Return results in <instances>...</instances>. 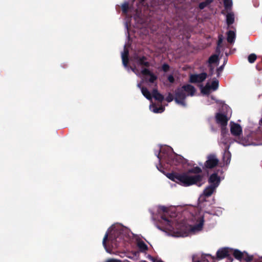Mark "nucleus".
<instances>
[{
	"label": "nucleus",
	"mask_w": 262,
	"mask_h": 262,
	"mask_svg": "<svg viewBox=\"0 0 262 262\" xmlns=\"http://www.w3.org/2000/svg\"><path fill=\"white\" fill-rule=\"evenodd\" d=\"M202 172L200 167L195 166L181 173L171 172L167 173L166 176L171 181L184 187L193 185L201 186L204 178L203 175L201 174Z\"/></svg>",
	"instance_id": "1"
},
{
	"label": "nucleus",
	"mask_w": 262,
	"mask_h": 262,
	"mask_svg": "<svg viewBox=\"0 0 262 262\" xmlns=\"http://www.w3.org/2000/svg\"><path fill=\"white\" fill-rule=\"evenodd\" d=\"M124 234L119 230L113 231L110 235L106 233L102 241L104 247L107 251L108 249L118 248L124 244Z\"/></svg>",
	"instance_id": "2"
},
{
	"label": "nucleus",
	"mask_w": 262,
	"mask_h": 262,
	"mask_svg": "<svg viewBox=\"0 0 262 262\" xmlns=\"http://www.w3.org/2000/svg\"><path fill=\"white\" fill-rule=\"evenodd\" d=\"M159 161L161 159L170 165H177L183 162V157L175 154L172 149L169 147L161 148L159 152L156 155Z\"/></svg>",
	"instance_id": "3"
},
{
	"label": "nucleus",
	"mask_w": 262,
	"mask_h": 262,
	"mask_svg": "<svg viewBox=\"0 0 262 262\" xmlns=\"http://www.w3.org/2000/svg\"><path fill=\"white\" fill-rule=\"evenodd\" d=\"M195 92V88L189 84L178 87L174 91V101L177 103L185 106L186 104L185 100L186 97L189 95L193 96Z\"/></svg>",
	"instance_id": "4"
},
{
	"label": "nucleus",
	"mask_w": 262,
	"mask_h": 262,
	"mask_svg": "<svg viewBox=\"0 0 262 262\" xmlns=\"http://www.w3.org/2000/svg\"><path fill=\"white\" fill-rule=\"evenodd\" d=\"M232 249L224 247L219 249L216 254V258L214 256L211 255L210 254H207V256L210 257L212 259L215 258L217 260H221L226 258V262H232L233 260V257L231 256Z\"/></svg>",
	"instance_id": "5"
},
{
	"label": "nucleus",
	"mask_w": 262,
	"mask_h": 262,
	"mask_svg": "<svg viewBox=\"0 0 262 262\" xmlns=\"http://www.w3.org/2000/svg\"><path fill=\"white\" fill-rule=\"evenodd\" d=\"M232 256L240 261L252 262L254 259L252 255H249L247 252H242L238 249H232L231 256L232 257Z\"/></svg>",
	"instance_id": "6"
},
{
	"label": "nucleus",
	"mask_w": 262,
	"mask_h": 262,
	"mask_svg": "<svg viewBox=\"0 0 262 262\" xmlns=\"http://www.w3.org/2000/svg\"><path fill=\"white\" fill-rule=\"evenodd\" d=\"M207 159L204 163V166L207 169H212L215 167L219 163V159L214 154L208 155Z\"/></svg>",
	"instance_id": "7"
},
{
	"label": "nucleus",
	"mask_w": 262,
	"mask_h": 262,
	"mask_svg": "<svg viewBox=\"0 0 262 262\" xmlns=\"http://www.w3.org/2000/svg\"><path fill=\"white\" fill-rule=\"evenodd\" d=\"M207 77V74L203 72L199 74H191L189 77V82L193 83H201L204 81Z\"/></svg>",
	"instance_id": "8"
},
{
	"label": "nucleus",
	"mask_w": 262,
	"mask_h": 262,
	"mask_svg": "<svg viewBox=\"0 0 262 262\" xmlns=\"http://www.w3.org/2000/svg\"><path fill=\"white\" fill-rule=\"evenodd\" d=\"M215 119L216 123L220 124L222 128L227 126L228 119L226 115L217 113L215 115Z\"/></svg>",
	"instance_id": "9"
},
{
	"label": "nucleus",
	"mask_w": 262,
	"mask_h": 262,
	"mask_svg": "<svg viewBox=\"0 0 262 262\" xmlns=\"http://www.w3.org/2000/svg\"><path fill=\"white\" fill-rule=\"evenodd\" d=\"M230 132L233 136L239 137L242 134V127L237 123H233L231 125Z\"/></svg>",
	"instance_id": "10"
},
{
	"label": "nucleus",
	"mask_w": 262,
	"mask_h": 262,
	"mask_svg": "<svg viewBox=\"0 0 262 262\" xmlns=\"http://www.w3.org/2000/svg\"><path fill=\"white\" fill-rule=\"evenodd\" d=\"M221 182L220 177L218 176L217 173L214 172L210 175L208 179V182L210 185L214 186L215 188H217Z\"/></svg>",
	"instance_id": "11"
},
{
	"label": "nucleus",
	"mask_w": 262,
	"mask_h": 262,
	"mask_svg": "<svg viewBox=\"0 0 262 262\" xmlns=\"http://www.w3.org/2000/svg\"><path fill=\"white\" fill-rule=\"evenodd\" d=\"M134 58L138 65L144 66L146 68L149 67L150 66V63L146 61L147 58L145 56H139L136 55L135 56Z\"/></svg>",
	"instance_id": "12"
},
{
	"label": "nucleus",
	"mask_w": 262,
	"mask_h": 262,
	"mask_svg": "<svg viewBox=\"0 0 262 262\" xmlns=\"http://www.w3.org/2000/svg\"><path fill=\"white\" fill-rule=\"evenodd\" d=\"M141 73L144 76H149L150 78L148 79V81L150 83H154L155 80L158 78L157 76H156L153 73L150 72L147 68H144L141 71Z\"/></svg>",
	"instance_id": "13"
},
{
	"label": "nucleus",
	"mask_w": 262,
	"mask_h": 262,
	"mask_svg": "<svg viewBox=\"0 0 262 262\" xmlns=\"http://www.w3.org/2000/svg\"><path fill=\"white\" fill-rule=\"evenodd\" d=\"M204 222V216L199 218V223L190 227V230L192 232L201 231L202 229Z\"/></svg>",
	"instance_id": "14"
},
{
	"label": "nucleus",
	"mask_w": 262,
	"mask_h": 262,
	"mask_svg": "<svg viewBox=\"0 0 262 262\" xmlns=\"http://www.w3.org/2000/svg\"><path fill=\"white\" fill-rule=\"evenodd\" d=\"M216 188L212 185H208L203 191V194L206 197L210 196L213 192L215 190Z\"/></svg>",
	"instance_id": "15"
},
{
	"label": "nucleus",
	"mask_w": 262,
	"mask_h": 262,
	"mask_svg": "<svg viewBox=\"0 0 262 262\" xmlns=\"http://www.w3.org/2000/svg\"><path fill=\"white\" fill-rule=\"evenodd\" d=\"M152 97L160 102H162L164 99L163 95L160 94L157 89L152 90Z\"/></svg>",
	"instance_id": "16"
},
{
	"label": "nucleus",
	"mask_w": 262,
	"mask_h": 262,
	"mask_svg": "<svg viewBox=\"0 0 262 262\" xmlns=\"http://www.w3.org/2000/svg\"><path fill=\"white\" fill-rule=\"evenodd\" d=\"M128 54L127 49H125L122 54V63L125 67H127L128 63Z\"/></svg>",
	"instance_id": "17"
},
{
	"label": "nucleus",
	"mask_w": 262,
	"mask_h": 262,
	"mask_svg": "<svg viewBox=\"0 0 262 262\" xmlns=\"http://www.w3.org/2000/svg\"><path fill=\"white\" fill-rule=\"evenodd\" d=\"M234 14L233 12L227 13L226 15V23L228 26H230L234 23Z\"/></svg>",
	"instance_id": "18"
},
{
	"label": "nucleus",
	"mask_w": 262,
	"mask_h": 262,
	"mask_svg": "<svg viewBox=\"0 0 262 262\" xmlns=\"http://www.w3.org/2000/svg\"><path fill=\"white\" fill-rule=\"evenodd\" d=\"M235 39V34L233 31L230 30L227 32V41L229 43H233Z\"/></svg>",
	"instance_id": "19"
},
{
	"label": "nucleus",
	"mask_w": 262,
	"mask_h": 262,
	"mask_svg": "<svg viewBox=\"0 0 262 262\" xmlns=\"http://www.w3.org/2000/svg\"><path fill=\"white\" fill-rule=\"evenodd\" d=\"M161 219L165 222V225L167 229L172 228V222L171 220L166 217L165 214L161 216Z\"/></svg>",
	"instance_id": "20"
},
{
	"label": "nucleus",
	"mask_w": 262,
	"mask_h": 262,
	"mask_svg": "<svg viewBox=\"0 0 262 262\" xmlns=\"http://www.w3.org/2000/svg\"><path fill=\"white\" fill-rule=\"evenodd\" d=\"M141 92L143 95L147 98L148 100H151L152 96L150 92L148 90V89L146 87H142L141 88Z\"/></svg>",
	"instance_id": "21"
},
{
	"label": "nucleus",
	"mask_w": 262,
	"mask_h": 262,
	"mask_svg": "<svg viewBox=\"0 0 262 262\" xmlns=\"http://www.w3.org/2000/svg\"><path fill=\"white\" fill-rule=\"evenodd\" d=\"M219 61V56L217 54L211 55L208 60V65H212V63H217Z\"/></svg>",
	"instance_id": "22"
},
{
	"label": "nucleus",
	"mask_w": 262,
	"mask_h": 262,
	"mask_svg": "<svg viewBox=\"0 0 262 262\" xmlns=\"http://www.w3.org/2000/svg\"><path fill=\"white\" fill-rule=\"evenodd\" d=\"M225 10L228 13L232 12V1H223Z\"/></svg>",
	"instance_id": "23"
},
{
	"label": "nucleus",
	"mask_w": 262,
	"mask_h": 262,
	"mask_svg": "<svg viewBox=\"0 0 262 262\" xmlns=\"http://www.w3.org/2000/svg\"><path fill=\"white\" fill-rule=\"evenodd\" d=\"M210 85L208 83L204 88H203L201 90V92L204 94L208 95L210 93Z\"/></svg>",
	"instance_id": "24"
},
{
	"label": "nucleus",
	"mask_w": 262,
	"mask_h": 262,
	"mask_svg": "<svg viewBox=\"0 0 262 262\" xmlns=\"http://www.w3.org/2000/svg\"><path fill=\"white\" fill-rule=\"evenodd\" d=\"M122 13L124 14H127L128 10V4L127 2L124 3L121 6Z\"/></svg>",
	"instance_id": "25"
},
{
	"label": "nucleus",
	"mask_w": 262,
	"mask_h": 262,
	"mask_svg": "<svg viewBox=\"0 0 262 262\" xmlns=\"http://www.w3.org/2000/svg\"><path fill=\"white\" fill-rule=\"evenodd\" d=\"M256 58H257V56H256V54L252 53V54H250L248 56V60L250 63H252L255 62Z\"/></svg>",
	"instance_id": "26"
},
{
	"label": "nucleus",
	"mask_w": 262,
	"mask_h": 262,
	"mask_svg": "<svg viewBox=\"0 0 262 262\" xmlns=\"http://www.w3.org/2000/svg\"><path fill=\"white\" fill-rule=\"evenodd\" d=\"M210 89L215 91L219 87V81L218 80H213L211 82V85H210Z\"/></svg>",
	"instance_id": "27"
},
{
	"label": "nucleus",
	"mask_w": 262,
	"mask_h": 262,
	"mask_svg": "<svg viewBox=\"0 0 262 262\" xmlns=\"http://www.w3.org/2000/svg\"><path fill=\"white\" fill-rule=\"evenodd\" d=\"M138 246L141 250L144 251L147 250V246L143 241L139 242Z\"/></svg>",
	"instance_id": "28"
},
{
	"label": "nucleus",
	"mask_w": 262,
	"mask_h": 262,
	"mask_svg": "<svg viewBox=\"0 0 262 262\" xmlns=\"http://www.w3.org/2000/svg\"><path fill=\"white\" fill-rule=\"evenodd\" d=\"M213 1H204L199 5V8L200 9H203L207 5H209Z\"/></svg>",
	"instance_id": "29"
},
{
	"label": "nucleus",
	"mask_w": 262,
	"mask_h": 262,
	"mask_svg": "<svg viewBox=\"0 0 262 262\" xmlns=\"http://www.w3.org/2000/svg\"><path fill=\"white\" fill-rule=\"evenodd\" d=\"M209 68V76H212L214 74V67L213 65H208Z\"/></svg>",
	"instance_id": "30"
},
{
	"label": "nucleus",
	"mask_w": 262,
	"mask_h": 262,
	"mask_svg": "<svg viewBox=\"0 0 262 262\" xmlns=\"http://www.w3.org/2000/svg\"><path fill=\"white\" fill-rule=\"evenodd\" d=\"M224 65L225 63L216 69V74L217 77L220 76L221 73L223 71L224 68Z\"/></svg>",
	"instance_id": "31"
},
{
	"label": "nucleus",
	"mask_w": 262,
	"mask_h": 262,
	"mask_svg": "<svg viewBox=\"0 0 262 262\" xmlns=\"http://www.w3.org/2000/svg\"><path fill=\"white\" fill-rule=\"evenodd\" d=\"M169 68H170L169 66L167 63H164L162 66V70L164 72H167V71H168L169 70Z\"/></svg>",
	"instance_id": "32"
},
{
	"label": "nucleus",
	"mask_w": 262,
	"mask_h": 262,
	"mask_svg": "<svg viewBox=\"0 0 262 262\" xmlns=\"http://www.w3.org/2000/svg\"><path fill=\"white\" fill-rule=\"evenodd\" d=\"M173 99H174V98H173V96L172 94L171 93H169L168 94V96L166 98V100L168 102H170Z\"/></svg>",
	"instance_id": "33"
},
{
	"label": "nucleus",
	"mask_w": 262,
	"mask_h": 262,
	"mask_svg": "<svg viewBox=\"0 0 262 262\" xmlns=\"http://www.w3.org/2000/svg\"><path fill=\"white\" fill-rule=\"evenodd\" d=\"M223 41V37L222 35H219L218 37V40L217 45L219 47H221V45Z\"/></svg>",
	"instance_id": "34"
},
{
	"label": "nucleus",
	"mask_w": 262,
	"mask_h": 262,
	"mask_svg": "<svg viewBox=\"0 0 262 262\" xmlns=\"http://www.w3.org/2000/svg\"><path fill=\"white\" fill-rule=\"evenodd\" d=\"M168 80L171 83H174V78L172 75H170L168 76Z\"/></svg>",
	"instance_id": "35"
},
{
	"label": "nucleus",
	"mask_w": 262,
	"mask_h": 262,
	"mask_svg": "<svg viewBox=\"0 0 262 262\" xmlns=\"http://www.w3.org/2000/svg\"><path fill=\"white\" fill-rule=\"evenodd\" d=\"M159 209L160 211H162L163 212H167V208L163 206H161L159 207Z\"/></svg>",
	"instance_id": "36"
},
{
	"label": "nucleus",
	"mask_w": 262,
	"mask_h": 262,
	"mask_svg": "<svg viewBox=\"0 0 262 262\" xmlns=\"http://www.w3.org/2000/svg\"><path fill=\"white\" fill-rule=\"evenodd\" d=\"M256 69L258 71H261L262 70V64L258 63L256 66Z\"/></svg>",
	"instance_id": "37"
},
{
	"label": "nucleus",
	"mask_w": 262,
	"mask_h": 262,
	"mask_svg": "<svg viewBox=\"0 0 262 262\" xmlns=\"http://www.w3.org/2000/svg\"><path fill=\"white\" fill-rule=\"evenodd\" d=\"M164 1H150V4L151 5H152V4H156L158 3V5H160V4H161Z\"/></svg>",
	"instance_id": "38"
},
{
	"label": "nucleus",
	"mask_w": 262,
	"mask_h": 262,
	"mask_svg": "<svg viewBox=\"0 0 262 262\" xmlns=\"http://www.w3.org/2000/svg\"><path fill=\"white\" fill-rule=\"evenodd\" d=\"M154 108H153V110L152 111L155 113H159V110H158V107L156 106L155 105H154L153 106Z\"/></svg>",
	"instance_id": "39"
},
{
	"label": "nucleus",
	"mask_w": 262,
	"mask_h": 262,
	"mask_svg": "<svg viewBox=\"0 0 262 262\" xmlns=\"http://www.w3.org/2000/svg\"><path fill=\"white\" fill-rule=\"evenodd\" d=\"M159 113H162L165 110V107L163 106H161L158 107Z\"/></svg>",
	"instance_id": "40"
},
{
	"label": "nucleus",
	"mask_w": 262,
	"mask_h": 262,
	"mask_svg": "<svg viewBox=\"0 0 262 262\" xmlns=\"http://www.w3.org/2000/svg\"><path fill=\"white\" fill-rule=\"evenodd\" d=\"M221 47H219L218 46H217V48H216V52L220 53Z\"/></svg>",
	"instance_id": "41"
},
{
	"label": "nucleus",
	"mask_w": 262,
	"mask_h": 262,
	"mask_svg": "<svg viewBox=\"0 0 262 262\" xmlns=\"http://www.w3.org/2000/svg\"><path fill=\"white\" fill-rule=\"evenodd\" d=\"M153 262H164L163 261H162L161 259H159V260H157V259H154L153 260Z\"/></svg>",
	"instance_id": "42"
},
{
	"label": "nucleus",
	"mask_w": 262,
	"mask_h": 262,
	"mask_svg": "<svg viewBox=\"0 0 262 262\" xmlns=\"http://www.w3.org/2000/svg\"><path fill=\"white\" fill-rule=\"evenodd\" d=\"M139 2H140V3L141 4L144 5V4H145V2H146V1H139Z\"/></svg>",
	"instance_id": "43"
},
{
	"label": "nucleus",
	"mask_w": 262,
	"mask_h": 262,
	"mask_svg": "<svg viewBox=\"0 0 262 262\" xmlns=\"http://www.w3.org/2000/svg\"><path fill=\"white\" fill-rule=\"evenodd\" d=\"M228 160H229V162H230V157H227V161H226V162H227V163L228 162Z\"/></svg>",
	"instance_id": "44"
},
{
	"label": "nucleus",
	"mask_w": 262,
	"mask_h": 262,
	"mask_svg": "<svg viewBox=\"0 0 262 262\" xmlns=\"http://www.w3.org/2000/svg\"><path fill=\"white\" fill-rule=\"evenodd\" d=\"M193 259V262H201V261H200V260H195H195H194V258H193V259Z\"/></svg>",
	"instance_id": "45"
},
{
	"label": "nucleus",
	"mask_w": 262,
	"mask_h": 262,
	"mask_svg": "<svg viewBox=\"0 0 262 262\" xmlns=\"http://www.w3.org/2000/svg\"><path fill=\"white\" fill-rule=\"evenodd\" d=\"M135 68H131V70L133 71V72H135Z\"/></svg>",
	"instance_id": "46"
},
{
	"label": "nucleus",
	"mask_w": 262,
	"mask_h": 262,
	"mask_svg": "<svg viewBox=\"0 0 262 262\" xmlns=\"http://www.w3.org/2000/svg\"><path fill=\"white\" fill-rule=\"evenodd\" d=\"M138 86L139 88H140L141 89V88L142 87V86H141V84H138Z\"/></svg>",
	"instance_id": "47"
},
{
	"label": "nucleus",
	"mask_w": 262,
	"mask_h": 262,
	"mask_svg": "<svg viewBox=\"0 0 262 262\" xmlns=\"http://www.w3.org/2000/svg\"><path fill=\"white\" fill-rule=\"evenodd\" d=\"M150 11H157V9H154V8H153L152 10H150Z\"/></svg>",
	"instance_id": "48"
},
{
	"label": "nucleus",
	"mask_w": 262,
	"mask_h": 262,
	"mask_svg": "<svg viewBox=\"0 0 262 262\" xmlns=\"http://www.w3.org/2000/svg\"><path fill=\"white\" fill-rule=\"evenodd\" d=\"M157 227H158L159 229H160V230H162V229L160 228V227L159 226H157Z\"/></svg>",
	"instance_id": "49"
},
{
	"label": "nucleus",
	"mask_w": 262,
	"mask_h": 262,
	"mask_svg": "<svg viewBox=\"0 0 262 262\" xmlns=\"http://www.w3.org/2000/svg\"><path fill=\"white\" fill-rule=\"evenodd\" d=\"M254 6L255 7H257V6H258V5H256L255 4H254Z\"/></svg>",
	"instance_id": "50"
},
{
	"label": "nucleus",
	"mask_w": 262,
	"mask_h": 262,
	"mask_svg": "<svg viewBox=\"0 0 262 262\" xmlns=\"http://www.w3.org/2000/svg\"><path fill=\"white\" fill-rule=\"evenodd\" d=\"M222 13L223 14H225V13H224L223 11L222 12Z\"/></svg>",
	"instance_id": "51"
},
{
	"label": "nucleus",
	"mask_w": 262,
	"mask_h": 262,
	"mask_svg": "<svg viewBox=\"0 0 262 262\" xmlns=\"http://www.w3.org/2000/svg\"><path fill=\"white\" fill-rule=\"evenodd\" d=\"M261 64H262V57H261V62H260Z\"/></svg>",
	"instance_id": "52"
},
{
	"label": "nucleus",
	"mask_w": 262,
	"mask_h": 262,
	"mask_svg": "<svg viewBox=\"0 0 262 262\" xmlns=\"http://www.w3.org/2000/svg\"><path fill=\"white\" fill-rule=\"evenodd\" d=\"M260 122H261V123L262 124V118H261V119L260 120Z\"/></svg>",
	"instance_id": "53"
},
{
	"label": "nucleus",
	"mask_w": 262,
	"mask_h": 262,
	"mask_svg": "<svg viewBox=\"0 0 262 262\" xmlns=\"http://www.w3.org/2000/svg\"><path fill=\"white\" fill-rule=\"evenodd\" d=\"M261 259H262V257H260ZM258 262H262V261H258Z\"/></svg>",
	"instance_id": "54"
},
{
	"label": "nucleus",
	"mask_w": 262,
	"mask_h": 262,
	"mask_svg": "<svg viewBox=\"0 0 262 262\" xmlns=\"http://www.w3.org/2000/svg\"><path fill=\"white\" fill-rule=\"evenodd\" d=\"M164 9H166V6H164Z\"/></svg>",
	"instance_id": "55"
},
{
	"label": "nucleus",
	"mask_w": 262,
	"mask_h": 262,
	"mask_svg": "<svg viewBox=\"0 0 262 262\" xmlns=\"http://www.w3.org/2000/svg\"><path fill=\"white\" fill-rule=\"evenodd\" d=\"M157 169H158L159 170H160L158 167H157Z\"/></svg>",
	"instance_id": "56"
}]
</instances>
